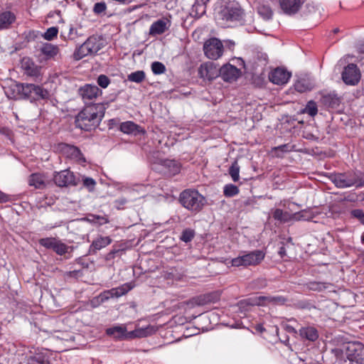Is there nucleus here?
<instances>
[{
  "instance_id": "f257e3e1",
  "label": "nucleus",
  "mask_w": 364,
  "mask_h": 364,
  "mask_svg": "<svg viewBox=\"0 0 364 364\" xmlns=\"http://www.w3.org/2000/svg\"><path fill=\"white\" fill-rule=\"evenodd\" d=\"M105 109V105L102 103L85 106L75 117L76 127L86 132L95 129L103 119Z\"/></svg>"
},
{
  "instance_id": "f03ea898",
  "label": "nucleus",
  "mask_w": 364,
  "mask_h": 364,
  "mask_svg": "<svg viewBox=\"0 0 364 364\" xmlns=\"http://www.w3.org/2000/svg\"><path fill=\"white\" fill-rule=\"evenodd\" d=\"M178 200L183 208L194 213L201 211L206 203L205 198L195 189L183 191Z\"/></svg>"
},
{
  "instance_id": "7ed1b4c3",
  "label": "nucleus",
  "mask_w": 364,
  "mask_h": 364,
  "mask_svg": "<svg viewBox=\"0 0 364 364\" xmlns=\"http://www.w3.org/2000/svg\"><path fill=\"white\" fill-rule=\"evenodd\" d=\"M101 48L100 41L92 36L75 49L73 58L75 60H80L87 55H95Z\"/></svg>"
},
{
  "instance_id": "20e7f679",
  "label": "nucleus",
  "mask_w": 364,
  "mask_h": 364,
  "mask_svg": "<svg viewBox=\"0 0 364 364\" xmlns=\"http://www.w3.org/2000/svg\"><path fill=\"white\" fill-rule=\"evenodd\" d=\"M264 257L265 252L262 250H256L242 256L233 258L231 261V264L233 267L256 266L261 263Z\"/></svg>"
},
{
  "instance_id": "39448f33",
  "label": "nucleus",
  "mask_w": 364,
  "mask_h": 364,
  "mask_svg": "<svg viewBox=\"0 0 364 364\" xmlns=\"http://www.w3.org/2000/svg\"><path fill=\"white\" fill-rule=\"evenodd\" d=\"M328 178L338 188H350L358 183V175L353 171L332 173L329 174Z\"/></svg>"
},
{
  "instance_id": "423d86ee",
  "label": "nucleus",
  "mask_w": 364,
  "mask_h": 364,
  "mask_svg": "<svg viewBox=\"0 0 364 364\" xmlns=\"http://www.w3.org/2000/svg\"><path fill=\"white\" fill-rule=\"evenodd\" d=\"M203 50L208 58L217 60L222 56L223 53V45L222 42L216 38H210L204 43Z\"/></svg>"
},
{
  "instance_id": "0eeeda50",
  "label": "nucleus",
  "mask_w": 364,
  "mask_h": 364,
  "mask_svg": "<svg viewBox=\"0 0 364 364\" xmlns=\"http://www.w3.org/2000/svg\"><path fill=\"white\" fill-rule=\"evenodd\" d=\"M346 357L349 361L356 364H364V345L360 342L348 343Z\"/></svg>"
},
{
  "instance_id": "6e6552de",
  "label": "nucleus",
  "mask_w": 364,
  "mask_h": 364,
  "mask_svg": "<svg viewBox=\"0 0 364 364\" xmlns=\"http://www.w3.org/2000/svg\"><path fill=\"white\" fill-rule=\"evenodd\" d=\"M198 76L203 80L212 81L219 76L218 65L213 62L202 63L198 68Z\"/></svg>"
},
{
  "instance_id": "1a4fd4ad",
  "label": "nucleus",
  "mask_w": 364,
  "mask_h": 364,
  "mask_svg": "<svg viewBox=\"0 0 364 364\" xmlns=\"http://www.w3.org/2000/svg\"><path fill=\"white\" fill-rule=\"evenodd\" d=\"M342 79L346 85H355L360 80V72L357 65L348 64L342 72Z\"/></svg>"
},
{
  "instance_id": "9d476101",
  "label": "nucleus",
  "mask_w": 364,
  "mask_h": 364,
  "mask_svg": "<svg viewBox=\"0 0 364 364\" xmlns=\"http://www.w3.org/2000/svg\"><path fill=\"white\" fill-rule=\"evenodd\" d=\"M53 181L59 187H68L76 186L75 176L68 169L55 172L53 176Z\"/></svg>"
},
{
  "instance_id": "9b49d317",
  "label": "nucleus",
  "mask_w": 364,
  "mask_h": 364,
  "mask_svg": "<svg viewBox=\"0 0 364 364\" xmlns=\"http://www.w3.org/2000/svg\"><path fill=\"white\" fill-rule=\"evenodd\" d=\"M58 146L67 158L74 160L80 164L85 163V158L78 147L65 143H61Z\"/></svg>"
},
{
  "instance_id": "f8f14e48",
  "label": "nucleus",
  "mask_w": 364,
  "mask_h": 364,
  "mask_svg": "<svg viewBox=\"0 0 364 364\" xmlns=\"http://www.w3.org/2000/svg\"><path fill=\"white\" fill-rule=\"evenodd\" d=\"M240 75V70L230 63L225 64L219 68V76L228 82L236 81Z\"/></svg>"
},
{
  "instance_id": "ddd939ff",
  "label": "nucleus",
  "mask_w": 364,
  "mask_h": 364,
  "mask_svg": "<svg viewBox=\"0 0 364 364\" xmlns=\"http://www.w3.org/2000/svg\"><path fill=\"white\" fill-rule=\"evenodd\" d=\"M78 94L86 102L95 100L99 95H102V91L97 85L86 84L79 88Z\"/></svg>"
},
{
  "instance_id": "4468645a",
  "label": "nucleus",
  "mask_w": 364,
  "mask_h": 364,
  "mask_svg": "<svg viewBox=\"0 0 364 364\" xmlns=\"http://www.w3.org/2000/svg\"><path fill=\"white\" fill-rule=\"evenodd\" d=\"M242 15V10L237 4L228 6L223 11V18L227 21H240Z\"/></svg>"
},
{
  "instance_id": "2eb2a0df",
  "label": "nucleus",
  "mask_w": 364,
  "mask_h": 364,
  "mask_svg": "<svg viewBox=\"0 0 364 364\" xmlns=\"http://www.w3.org/2000/svg\"><path fill=\"white\" fill-rule=\"evenodd\" d=\"M291 77V73L284 68H277L269 75V80L276 85L286 84Z\"/></svg>"
},
{
  "instance_id": "dca6fc26",
  "label": "nucleus",
  "mask_w": 364,
  "mask_h": 364,
  "mask_svg": "<svg viewBox=\"0 0 364 364\" xmlns=\"http://www.w3.org/2000/svg\"><path fill=\"white\" fill-rule=\"evenodd\" d=\"M342 98L335 92L322 93L321 103L328 108H338L341 103Z\"/></svg>"
},
{
  "instance_id": "f3484780",
  "label": "nucleus",
  "mask_w": 364,
  "mask_h": 364,
  "mask_svg": "<svg viewBox=\"0 0 364 364\" xmlns=\"http://www.w3.org/2000/svg\"><path fill=\"white\" fill-rule=\"evenodd\" d=\"M38 51L39 58L43 55L44 60H48L54 58L59 53L60 49L56 45L50 43H44L41 46Z\"/></svg>"
},
{
  "instance_id": "a211bd4d",
  "label": "nucleus",
  "mask_w": 364,
  "mask_h": 364,
  "mask_svg": "<svg viewBox=\"0 0 364 364\" xmlns=\"http://www.w3.org/2000/svg\"><path fill=\"white\" fill-rule=\"evenodd\" d=\"M303 2L301 0H279L280 7L284 14L292 15L297 13Z\"/></svg>"
},
{
  "instance_id": "6ab92c4d",
  "label": "nucleus",
  "mask_w": 364,
  "mask_h": 364,
  "mask_svg": "<svg viewBox=\"0 0 364 364\" xmlns=\"http://www.w3.org/2000/svg\"><path fill=\"white\" fill-rule=\"evenodd\" d=\"M171 26V21L165 18L157 20L154 22L150 28L149 34L151 36L161 35L168 30Z\"/></svg>"
},
{
  "instance_id": "aec40b11",
  "label": "nucleus",
  "mask_w": 364,
  "mask_h": 364,
  "mask_svg": "<svg viewBox=\"0 0 364 364\" xmlns=\"http://www.w3.org/2000/svg\"><path fill=\"white\" fill-rule=\"evenodd\" d=\"M119 129L124 134H134V136L145 133V131L140 126L131 121L122 122L119 126Z\"/></svg>"
},
{
  "instance_id": "412c9836",
  "label": "nucleus",
  "mask_w": 364,
  "mask_h": 364,
  "mask_svg": "<svg viewBox=\"0 0 364 364\" xmlns=\"http://www.w3.org/2000/svg\"><path fill=\"white\" fill-rule=\"evenodd\" d=\"M16 20V17L14 13L10 11L1 12L0 14V31L10 28Z\"/></svg>"
},
{
  "instance_id": "4be33fe9",
  "label": "nucleus",
  "mask_w": 364,
  "mask_h": 364,
  "mask_svg": "<svg viewBox=\"0 0 364 364\" xmlns=\"http://www.w3.org/2000/svg\"><path fill=\"white\" fill-rule=\"evenodd\" d=\"M112 242V239L109 237H100L92 242L89 252L90 254H95L97 250L107 247Z\"/></svg>"
},
{
  "instance_id": "5701e85b",
  "label": "nucleus",
  "mask_w": 364,
  "mask_h": 364,
  "mask_svg": "<svg viewBox=\"0 0 364 364\" xmlns=\"http://www.w3.org/2000/svg\"><path fill=\"white\" fill-rule=\"evenodd\" d=\"M132 288L128 284H125L121 287L117 288H112L110 290L104 292L105 299L109 297H119L126 294Z\"/></svg>"
},
{
  "instance_id": "b1692460",
  "label": "nucleus",
  "mask_w": 364,
  "mask_h": 364,
  "mask_svg": "<svg viewBox=\"0 0 364 364\" xmlns=\"http://www.w3.org/2000/svg\"><path fill=\"white\" fill-rule=\"evenodd\" d=\"M35 85L34 84L19 83L16 85V90L23 98L31 100Z\"/></svg>"
},
{
  "instance_id": "393cba45",
  "label": "nucleus",
  "mask_w": 364,
  "mask_h": 364,
  "mask_svg": "<svg viewBox=\"0 0 364 364\" xmlns=\"http://www.w3.org/2000/svg\"><path fill=\"white\" fill-rule=\"evenodd\" d=\"M259 305H265L267 304H273L277 305L284 304L287 299L282 296H259L257 298Z\"/></svg>"
},
{
  "instance_id": "a878e982",
  "label": "nucleus",
  "mask_w": 364,
  "mask_h": 364,
  "mask_svg": "<svg viewBox=\"0 0 364 364\" xmlns=\"http://www.w3.org/2000/svg\"><path fill=\"white\" fill-rule=\"evenodd\" d=\"M22 68L26 73L30 76H37L39 73V69L34 63L28 58H24L21 62Z\"/></svg>"
},
{
  "instance_id": "bb28decb",
  "label": "nucleus",
  "mask_w": 364,
  "mask_h": 364,
  "mask_svg": "<svg viewBox=\"0 0 364 364\" xmlns=\"http://www.w3.org/2000/svg\"><path fill=\"white\" fill-rule=\"evenodd\" d=\"M299 335L309 341H314L318 337L317 330L312 326L303 327L299 330Z\"/></svg>"
},
{
  "instance_id": "cd10ccee",
  "label": "nucleus",
  "mask_w": 364,
  "mask_h": 364,
  "mask_svg": "<svg viewBox=\"0 0 364 364\" xmlns=\"http://www.w3.org/2000/svg\"><path fill=\"white\" fill-rule=\"evenodd\" d=\"M106 333L108 336H112L114 338L124 340L126 333V326H115L109 328L106 330Z\"/></svg>"
},
{
  "instance_id": "c85d7f7f",
  "label": "nucleus",
  "mask_w": 364,
  "mask_h": 364,
  "mask_svg": "<svg viewBox=\"0 0 364 364\" xmlns=\"http://www.w3.org/2000/svg\"><path fill=\"white\" fill-rule=\"evenodd\" d=\"M27 364H50V361L47 354L36 353L28 358Z\"/></svg>"
},
{
  "instance_id": "c756f323",
  "label": "nucleus",
  "mask_w": 364,
  "mask_h": 364,
  "mask_svg": "<svg viewBox=\"0 0 364 364\" xmlns=\"http://www.w3.org/2000/svg\"><path fill=\"white\" fill-rule=\"evenodd\" d=\"M28 184L34 186L36 188H43L45 187L43 176L40 173H32L28 178Z\"/></svg>"
},
{
  "instance_id": "7c9ffc66",
  "label": "nucleus",
  "mask_w": 364,
  "mask_h": 364,
  "mask_svg": "<svg viewBox=\"0 0 364 364\" xmlns=\"http://www.w3.org/2000/svg\"><path fill=\"white\" fill-rule=\"evenodd\" d=\"M272 216L274 220L281 223H287L291 219V216L288 212L283 211L279 208H277L273 211Z\"/></svg>"
},
{
  "instance_id": "2f4dec72",
  "label": "nucleus",
  "mask_w": 364,
  "mask_h": 364,
  "mask_svg": "<svg viewBox=\"0 0 364 364\" xmlns=\"http://www.w3.org/2000/svg\"><path fill=\"white\" fill-rule=\"evenodd\" d=\"M50 97L49 92L43 88L41 86L35 85L34 91L33 92V97L31 100H46L48 99Z\"/></svg>"
},
{
  "instance_id": "473e14b6",
  "label": "nucleus",
  "mask_w": 364,
  "mask_h": 364,
  "mask_svg": "<svg viewBox=\"0 0 364 364\" xmlns=\"http://www.w3.org/2000/svg\"><path fill=\"white\" fill-rule=\"evenodd\" d=\"M164 166L168 169L169 174L176 175L180 172L181 165L175 160H166L164 162Z\"/></svg>"
},
{
  "instance_id": "72a5a7b5",
  "label": "nucleus",
  "mask_w": 364,
  "mask_h": 364,
  "mask_svg": "<svg viewBox=\"0 0 364 364\" xmlns=\"http://www.w3.org/2000/svg\"><path fill=\"white\" fill-rule=\"evenodd\" d=\"M333 287V284L326 282H310L308 284V288L312 291H322Z\"/></svg>"
},
{
  "instance_id": "f704fd0d",
  "label": "nucleus",
  "mask_w": 364,
  "mask_h": 364,
  "mask_svg": "<svg viewBox=\"0 0 364 364\" xmlns=\"http://www.w3.org/2000/svg\"><path fill=\"white\" fill-rule=\"evenodd\" d=\"M240 167L237 163V161L235 160L228 170V173L234 182H237L240 179Z\"/></svg>"
},
{
  "instance_id": "c9c22d12",
  "label": "nucleus",
  "mask_w": 364,
  "mask_h": 364,
  "mask_svg": "<svg viewBox=\"0 0 364 364\" xmlns=\"http://www.w3.org/2000/svg\"><path fill=\"white\" fill-rule=\"evenodd\" d=\"M258 14L264 19L272 18L273 12L271 7L268 5L261 4L257 7Z\"/></svg>"
},
{
  "instance_id": "e433bc0d",
  "label": "nucleus",
  "mask_w": 364,
  "mask_h": 364,
  "mask_svg": "<svg viewBox=\"0 0 364 364\" xmlns=\"http://www.w3.org/2000/svg\"><path fill=\"white\" fill-rule=\"evenodd\" d=\"M145 73L143 70H137L128 75L127 79L130 82L140 83L145 79Z\"/></svg>"
},
{
  "instance_id": "4c0bfd02",
  "label": "nucleus",
  "mask_w": 364,
  "mask_h": 364,
  "mask_svg": "<svg viewBox=\"0 0 364 364\" xmlns=\"http://www.w3.org/2000/svg\"><path fill=\"white\" fill-rule=\"evenodd\" d=\"M70 247L61 242L59 240H57L55 245L53 248V251L58 255H64L65 253L68 252Z\"/></svg>"
},
{
  "instance_id": "58836bf2",
  "label": "nucleus",
  "mask_w": 364,
  "mask_h": 364,
  "mask_svg": "<svg viewBox=\"0 0 364 364\" xmlns=\"http://www.w3.org/2000/svg\"><path fill=\"white\" fill-rule=\"evenodd\" d=\"M295 90L299 92H304L307 90H310L311 89V85L309 82H306L305 80H299L294 84Z\"/></svg>"
},
{
  "instance_id": "ea45409f",
  "label": "nucleus",
  "mask_w": 364,
  "mask_h": 364,
  "mask_svg": "<svg viewBox=\"0 0 364 364\" xmlns=\"http://www.w3.org/2000/svg\"><path fill=\"white\" fill-rule=\"evenodd\" d=\"M239 188L233 184H227L224 187L223 193L226 197H232L239 193Z\"/></svg>"
},
{
  "instance_id": "a19ab883",
  "label": "nucleus",
  "mask_w": 364,
  "mask_h": 364,
  "mask_svg": "<svg viewBox=\"0 0 364 364\" xmlns=\"http://www.w3.org/2000/svg\"><path fill=\"white\" fill-rule=\"evenodd\" d=\"M304 112L308 114L311 117L316 116L318 112L316 103L313 100L308 102L304 109Z\"/></svg>"
},
{
  "instance_id": "79ce46f5",
  "label": "nucleus",
  "mask_w": 364,
  "mask_h": 364,
  "mask_svg": "<svg viewBox=\"0 0 364 364\" xmlns=\"http://www.w3.org/2000/svg\"><path fill=\"white\" fill-rule=\"evenodd\" d=\"M58 239L55 237H45L39 240V244L46 247V249L53 250L55 242Z\"/></svg>"
},
{
  "instance_id": "37998d69",
  "label": "nucleus",
  "mask_w": 364,
  "mask_h": 364,
  "mask_svg": "<svg viewBox=\"0 0 364 364\" xmlns=\"http://www.w3.org/2000/svg\"><path fill=\"white\" fill-rule=\"evenodd\" d=\"M195 237V231L191 228L185 229L180 237L181 240L184 242H191Z\"/></svg>"
},
{
  "instance_id": "c03bdc74",
  "label": "nucleus",
  "mask_w": 364,
  "mask_h": 364,
  "mask_svg": "<svg viewBox=\"0 0 364 364\" xmlns=\"http://www.w3.org/2000/svg\"><path fill=\"white\" fill-rule=\"evenodd\" d=\"M58 28L55 26L48 28L43 34V38L47 41H52L57 37Z\"/></svg>"
},
{
  "instance_id": "a18cd8bd",
  "label": "nucleus",
  "mask_w": 364,
  "mask_h": 364,
  "mask_svg": "<svg viewBox=\"0 0 364 364\" xmlns=\"http://www.w3.org/2000/svg\"><path fill=\"white\" fill-rule=\"evenodd\" d=\"M145 331L144 329H136L134 331H132L128 332L126 330V333L124 335V339H131L134 338H141L145 336Z\"/></svg>"
},
{
  "instance_id": "49530a36",
  "label": "nucleus",
  "mask_w": 364,
  "mask_h": 364,
  "mask_svg": "<svg viewBox=\"0 0 364 364\" xmlns=\"http://www.w3.org/2000/svg\"><path fill=\"white\" fill-rule=\"evenodd\" d=\"M151 70L155 75H161L165 73L166 67L162 63L156 61L151 64Z\"/></svg>"
},
{
  "instance_id": "de8ad7c7",
  "label": "nucleus",
  "mask_w": 364,
  "mask_h": 364,
  "mask_svg": "<svg viewBox=\"0 0 364 364\" xmlns=\"http://www.w3.org/2000/svg\"><path fill=\"white\" fill-rule=\"evenodd\" d=\"M82 183L83 186L86 188L90 192H92L95 190L96 186V181L90 177L84 176L82 178Z\"/></svg>"
},
{
  "instance_id": "09e8293b",
  "label": "nucleus",
  "mask_w": 364,
  "mask_h": 364,
  "mask_svg": "<svg viewBox=\"0 0 364 364\" xmlns=\"http://www.w3.org/2000/svg\"><path fill=\"white\" fill-rule=\"evenodd\" d=\"M110 82L111 80L109 77L104 74L100 75L97 78V85L103 89L107 88L110 84Z\"/></svg>"
},
{
  "instance_id": "8fccbe9b",
  "label": "nucleus",
  "mask_w": 364,
  "mask_h": 364,
  "mask_svg": "<svg viewBox=\"0 0 364 364\" xmlns=\"http://www.w3.org/2000/svg\"><path fill=\"white\" fill-rule=\"evenodd\" d=\"M107 5L105 2H97L94 5L93 12L97 15H100L105 13Z\"/></svg>"
},
{
  "instance_id": "3c124183",
  "label": "nucleus",
  "mask_w": 364,
  "mask_h": 364,
  "mask_svg": "<svg viewBox=\"0 0 364 364\" xmlns=\"http://www.w3.org/2000/svg\"><path fill=\"white\" fill-rule=\"evenodd\" d=\"M351 217L358 219L364 225V212L361 209H355L350 211Z\"/></svg>"
},
{
  "instance_id": "603ef678",
  "label": "nucleus",
  "mask_w": 364,
  "mask_h": 364,
  "mask_svg": "<svg viewBox=\"0 0 364 364\" xmlns=\"http://www.w3.org/2000/svg\"><path fill=\"white\" fill-rule=\"evenodd\" d=\"M124 252L123 248L116 249L113 248L105 257L106 260H111L115 257V256H121Z\"/></svg>"
},
{
  "instance_id": "864d4df0",
  "label": "nucleus",
  "mask_w": 364,
  "mask_h": 364,
  "mask_svg": "<svg viewBox=\"0 0 364 364\" xmlns=\"http://www.w3.org/2000/svg\"><path fill=\"white\" fill-rule=\"evenodd\" d=\"M206 296L205 294L200 295L193 299V303L198 306H203L207 304Z\"/></svg>"
},
{
  "instance_id": "5fc2aeb1",
  "label": "nucleus",
  "mask_w": 364,
  "mask_h": 364,
  "mask_svg": "<svg viewBox=\"0 0 364 364\" xmlns=\"http://www.w3.org/2000/svg\"><path fill=\"white\" fill-rule=\"evenodd\" d=\"M307 214H309V212L306 211V210H301V212L299 213H297L296 214H295V217L296 218L297 220H309L310 219L311 217L310 215H307Z\"/></svg>"
},
{
  "instance_id": "6e6d98bb",
  "label": "nucleus",
  "mask_w": 364,
  "mask_h": 364,
  "mask_svg": "<svg viewBox=\"0 0 364 364\" xmlns=\"http://www.w3.org/2000/svg\"><path fill=\"white\" fill-rule=\"evenodd\" d=\"M205 295L207 297V304L215 303L218 299V295L215 293H209Z\"/></svg>"
},
{
  "instance_id": "4d7b16f0",
  "label": "nucleus",
  "mask_w": 364,
  "mask_h": 364,
  "mask_svg": "<svg viewBox=\"0 0 364 364\" xmlns=\"http://www.w3.org/2000/svg\"><path fill=\"white\" fill-rule=\"evenodd\" d=\"M76 36H77V32H76L75 29L73 27L70 26L69 28V33L68 34V38L70 40H74Z\"/></svg>"
},
{
  "instance_id": "13d9d810",
  "label": "nucleus",
  "mask_w": 364,
  "mask_h": 364,
  "mask_svg": "<svg viewBox=\"0 0 364 364\" xmlns=\"http://www.w3.org/2000/svg\"><path fill=\"white\" fill-rule=\"evenodd\" d=\"M275 149L280 150L283 152H289L291 151V147L289 144H283L276 147Z\"/></svg>"
},
{
  "instance_id": "bf43d9fd",
  "label": "nucleus",
  "mask_w": 364,
  "mask_h": 364,
  "mask_svg": "<svg viewBox=\"0 0 364 364\" xmlns=\"http://www.w3.org/2000/svg\"><path fill=\"white\" fill-rule=\"evenodd\" d=\"M67 274L69 277H78L79 276L82 275V272L80 270L70 271Z\"/></svg>"
},
{
  "instance_id": "052dcab7",
  "label": "nucleus",
  "mask_w": 364,
  "mask_h": 364,
  "mask_svg": "<svg viewBox=\"0 0 364 364\" xmlns=\"http://www.w3.org/2000/svg\"><path fill=\"white\" fill-rule=\"evenodd\" d=\"M171 272H166L164 277L166 279H173L174 278V272H176V269L174 268L170 269Z\"/></svg>"
},
{
  "instance_id": "680f3d73",
  "label": "nucleus",
  "mask_w": 364,
  "mask_h": 364,
  "mask_svg": "<svg viewBox=\"0 0 364 364\" xmlns=\"http://www.w3.org/2000/svg\"><path fill=\"white\" fill-rule=\"evenodd\" d=\"M9 196L2 192H0V203H6L9 201Z\"/></svg>"
},
{
  "instance_id": "e2e57ef3",
  "label": "nucleus",
  "mask_w": 364,
  "mask_h": 364,
  "mask_svg": "<svg viewBox=\"0 0 364 364\" xmlns=\"http://www.w3.org/2000/svg\"><path fill=\"white\" fill-rule=\"evenodd\" d=\"M356 187H362L364 186V176L362 177H359L358 176V183L355 185Z\"/></svg>"
},
{
  "instance_id": "0e129e2a",
  "label": "nucleus",
  "mask_w": 364,
  "mask_h": 364,
  "mask_svg": "<svg viewBox=\"0 0 364 364\" xmlns=\"http://www.w3.org/2000/svg\"><path fill=\"white\" fill-rule=\"evenodd\" d=\"M127 202V200L126 198H119L115 200V203L119 206L124 205Z\"/></svg>"
},
{
  "instance_id": "69168bd1",
  "label": "nucleus",
  "mask_w": 364,
  "mask_h": 364,
  "mask_svg": "<svg viewBox=\"0 0 364 364\" xmlns=\"http://www.w3.org/2000/svg\"><path fill=\"white\" fill-rule=\"evenodd\" d=\"M286 329L289 333H296V331L295 330V328L291 326H287Z\"/></svg>"
},
{
  "instance_id": "338daca9",
  "label": "nucleus",
  "mask_w": 364,
  "mask_h": 364,
  "mask_svg": "<svg viewBox=\"0 0 364 364\" xmlns=\"http://www.w3.org/2000/svg\"><path fill=\"white\" fill-rule=\"evenodd\" d=\"M279 255H280L282 257H283V256L285 255V253H286V250H285L284 247H283V246H282V247H280L279 251Z\"/></svg>"
},
{
  "instance_id": "774afa93",
  "label": "nucleus",
  "mask_w": 364,
  "mask_h": 364,
  "mask_svg": "<svg viewBox=\"0 0 364 364\" xmlns=\"http://www.w3.org/2000/svg\"><path fill=\"white\" fill-rule=\"evenodd\" d=\"M98 219H102L103 220L102 223L106 224L109 223V220L107 218H105L104 217L97 216Z\"/></svg>"
}]
</instances>
